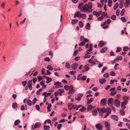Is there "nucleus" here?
<instances>
[{"mask_svg":"<svg viewBox=\"0 0 130 130\" xmlns=\"http://www.w3.org/2000/svg\"><path fill=\"white\" fill-rule=\"evenodd\" d=\"M92 3L91 2H89L88 4H86L84 5L81 9V11L83 12L86 11L87 13L91 12L92 11Z\"/></svg>","mask_w":130,"mask_h":130,"instance_id":"1","label":"nucleus"},{"mask_svg":"<svg viewBox=\"0 0 130 130\" xmlns=\"http://www.w3.org/2000/svg\"><path fill=\"white\" fill-rule=\"evenodd\" d=\"M106 108H103L101 109L98 108H97V110L99 112V115L102 117L103 115V113L106 112Z\"/></svg>","mask_w":130,"mask_h":130,"instance_id":"2","label":"nucleus"},{"mask_svg":"<svg viewBox=\"0 0 130 130\" xmlns=\"http://www.w3.org/2000/svg\"><path fill=\"white\" fill-rule=\"evenodd\" d=\"M107 99L106 98H103L101 101V105L104 106L105 105L107 104Z\"/></svg>","mask_w":130,"mask_h":130,"instance_id":"3","label":"nucleus"},{"mask_svg":"<svg viewBox=\"0 0 130 130\" xmlns=\"http://www.w3.org/2000/svg\"><path fill=\"white\" fill-rule=\"evenodd\" d=\"M41 125V124L39 122L36 123L35 124L34 126L33 127V125L32 124V128L33 129H35L39 127Z\"/></svg>","mask_w":130,"mask_h":130,"instance_id":"4","label":"nucleus"},{"mask_svg":"<svg viewBox=\"0 0 130 130\" xmlns=\"http://www.w3.org/2000/svg\"><path fill=\"white\" fill-rule=\"evenodd\" d=\"M113 100V99L112 98H109L108 99L107 104L109 106H111L112 105Z\"/></svg>","mask_w":130,"mask_h":130,"instance_id":"5","label":"nucleus"},{"mask_svg":"<svg viewBox=\"0 0 130 130\" xmlns=\"http://www.w3.org/2000/svg\"><path fill=\"white\" fill-rule=\"evenodd\" d=\"M127 103V100H125L123 102H122L121 103V107L122 109H125V105H126Z\"/></svg>","mask_w":130,"mask_h":130,"instance_id":"6","label":"nucleus"},{"mask_svg":"<svg viewBox=\"0 0 130 130\" xmlns=\"http://www.w3.org/2000/svg\"><path fill=\"white\" fill-rule=\"evenodd\" d=\"M61 83L60 82H57L56 83H55L54 85H56L55 86L56 88H58L60 87H62L63 86L61 85Z\"/></svg>","mask_w":130,"mask_h":130,"instance_id":"7","label":"nucleus"},{"mask_svg":"<svg viewBox=\"0 0 130 130\" xmlns=\"http://www.w3.org/2000/svg\"><path fill=\"white\" fill-rule=\"evenodd\" d=\"M114 103L116 106L117 107H120V101L118 99H115L114 100Z\"/></svg>","mask_w":130,"mask_h":130,"instance_id":"8","label":"nucleus"},{"mask_svg":"<svg viewBox=\"0 0 130 130\" xmlns=\"http://www.w3.org/2000/svg\"><path fill=\"white\" fill-rule=\"evenodd\" d=\"M77 96L75 98V99L78 101H79L81 98L83 96V94L82 93H78L77 94Z\"/></svg>","mask_w":130,"mask_h":130,"instance_id":"9","label":"nucleus"},{"mask_svg":"<svg viewBox=\"0 0 130 130\" xmlns=\"http://www.w3.org/2000/svg\"><path fill=\"white\" fill-rule=\"evenodd\" d=\"M31 83L32 80H29L27 82V85L30 90H31L32 89Z\"/></svg>","mask_w":130,"mask_h":130,"instance_id":"10","label":"nucleus"},{"mask_svg":"<svg viewBox=\"0 0 130 130\" xmlns=\"http://www.w3.org/2000/svg\"><path fill=\"white\" fill-rule=\"evenodd\" d=\"M78 66V64L77 63H73L71 66V67L73 70H75Z\"/></svg>","mask_w":130,"mask_h":130,"instance_id":"11","label":"nucleus"},{"mask_svg":"<svg viewBox=\"0 0 130 130\" xmlns=\"http://www.w3.org/2000/svg\"><path fill=\"white\" fill-rule=\"evenodd\" d=\"M95 127L98 130H102V126L99 124H96L95 125Z\"/></svg>","mask_w":130,"mask_h":130,"instance_id":"12","label":"nucleus"},{"mask_svg":"<svg viewBox=\"0 0 130 130\" xmlns=\"http://www.w3.org/2000/svg\"><path fill=\"white\" fill-rule=\"evenodd\" d=\"M89 66L90 65L89 64H87L84 66V68L85 69L84 71H88L89 70Z\"/></svg>","mask_w":130,"mask_h":130,"instance_id":"13","label":"nucleus"},{"mask_svg":"<svg viewBox=\"0 0 130 130\" xmlns=\"http://www.w3.org/2000/svg\"><path fill=\"white\" fill-rule=\"evenodd\" d=\"M124 1L121 0L120 1L119 4V7L120 8L122 9L123 7Z\"/></svg>","mask_w":130,"mask_h":130,"instance_id":"14","label":"nucleus"},{"mask_svg":"<svg viewBox=\"0 0 130 130\" xmlns=\"http://www.w3.org/2000/svg\"><path fill=\"white\" fill-rule=\"evenodd\" d=\"M51 93L50 92L48 93H46V92H44L42 94V95L43 96H44V97L46 98L48 96L50 95Z\"/></svg>","mask_w":130,"mask_h":130,"instance_id":"15","label":"nucleus"},{"mask_svg":"<svg viewBox=\"0 0 130 130\" xmlns=\"http://www.w3.org/2000/svg\"><path fill=\"white\" fill-rule=\"evenodd\" d=\"M111 118L114 120L117 121L118 119V117L115 115H112L111 117Z\"/></svg>","mask_w":130,"mask_h":130,"instance_id":"16","label":"nucleus"},{"mask_svg":"<svg viewBox=\"0 0 130 130\" xmlns=\"http://www.w3.org/2000/svg\"><path fill=\"white\" fill-rule=\"evenodd\" d=\"M106 82V80L105 78L99 79V82L101 84H103Z\"/></svg>","mask_w":130,"mask_h":130,"instance_id":"17","label":"nucleus"},{"mask_svg":"<svg viewBox=\"0 0 130 130\" xmlns=\"http://www.w3.org/2000/svg\"><path fill=\"white\" fill-rule=\"evenodd\" d=\"M73 105L72 104L70 103L68 104V109L69 110H71L73 108Z\"/></svg>","mask_w":130,"mask_h":130,"instance_id":"18","label":"nucleus"},{"mask_svg":"<svg viewBox=\"0 0 130 130\" xmlns=\"http://www.w3.org/2000/svg\"><path fill=\"white\" fill-rule=\"evenodd\" d=\"M105 127L106 128H109L110 127V125L109 123L107 122H105Z\"/></svg>","mask_w":130,"mask_h":130,"instance_id":"19","label":"nucleus"},{"mask_svg":"<svg viewBox=\"0 0 130 130\" xmlns=\"http://www.w3.org/2000/svg\"><path fill=\"white\" fill-rule=\"evenodd\" d=\"M104 43L103 41H101L99 43V46L100 47H103L104 45Z\"/></svg>","mask_w":130,"mask_h":130,"instance_id":"20","label":"nucleus"},{"mask_svg":"<svg viewBox=\"0 0 130 130\" xmlns=\"http://www.w3.org/2000/svg\"><path fill=\"white\" fill-rule=\"evenodd\" d=\"M94 108V106H92L91 104L89 105L87 107V110H90L92 108Z\"/></svg>","mask_w":130,"mask_h":130,"instance_id":"21","label":"nucleus"},{"mask_svg":"<svg viewBox=\"0 0 130 130\" xmlns=\"http://www.w3.org/2000/svg\"><path fill=\"white\" fill-rule=\"evenodd\" d=\"M75 90L73 89H71L69 91L68 93L69 94H72L74 92Z\"/></svg>","mask_w":130,"mask_h":130,"instance_id":"22","label":"nucleus"},{"mask_svg":"<svg viewBox=\"0 0 130 130\" xmlns=\"http://www.w3.org/2000/svg\"><path fill=\"white\" fill-rule=\"evenodd\" d=\"M92 113L93 115H96L97 114L98 112L96 110L94 109L92 110Z\"/></svg>","mask_w":130,"mask_h":130,"instance_id":"23","label":"nucleus"},{"mask_svg":"<svg viewBox=\"0 0 130 130\" xmlns=\"http://www.w3.org/2000/svg\"><path fill=\"white\" fill-rule=\"evenodd\" d=\"M122 57L121 56H120L119 57H118L117 58H115L114 60V61H118L119 60H121L122 59Z\"/></svg>","mask_w":130,"mask_h":130,"instance_id":"24","label":"nucleus"},{"mask_svg":"<svg viewBox=\"0 0 130 130\" xmlns=\"http://www.w3.org/2000/svg\"><path fill=\"white\" fill-rule=\"evenodd\" d=\"M27 103L28 105L30 106L32 104V102L29 100H28L27 101Z\"/></svg>","mask_w":130,"mask_h":130,"instance_id":"25","label":"nucleus"},{"mask_svg":"<svg viewBox=\"0 0 130 130\" xmlns=\"http://www.w3.org/2000/svg\"><path fill=\"white\" fill-rule=\"evenodd\" d=\"M12 107L13 108H16L17 107V105L16 102L13 103L12 105Z\"/></svg>","mask_w":130,"mask_h":130,"instance_id":"26","label":"nucleus"},{"mask_svg":"<svg viewBox=\"0 0 130 130\" xmlns=\"http://www.w3.org/2000/svg\"><path fill=\"white\" fill-rule=\"evenodd\" d=\"M78 22V20L77 19H73L72 20V24L74 25L75 24Z\"/></svg>","mask_w":130,"mask_h":130,"instance_id":"27","label":"nucleus"},{"mask_svg":"<svg viewBox=\"0 0 130 130\" xmlns=\"http://www.w3.org/2000/svg\"><path fill=\"white\" fill-rule=\"evenodd\" d=\"M50 128V126L47 125H44L43 127V128L45 130H49Z\"/></svg>","mask_w":130,"mask_h":130,"instance_id":"28","label":"nucleus"},{"mask_svg":"<svg viewBox=\"0 0 130 130\" xmlns=\"http://www.w3.org/2000/svg\"><path fill=\"white\" fill-rule=\"evenodd\" d=\"M76 15L77 16V17H78L79 18H80V16L81 15V13L80 11H78L75 13Z\"/></svg>","mask_w":130,"mask_h":130,"instance_id":"29","label":"nucleus"},{"mask_svg":"<svg viewBox=\"0 0 130 130\" xmlns=\"http://www.w3.org/2000/svg\"><path fill=\"white\" fill-rule=\"evenodd\" d=\"M86 15L84 13L81 14L80 16V18H82V19H84L86 18Z\"/></svg>","mask_w":130,"mask_h":130,"instance_id":"30","label":"nucleus"},{"mask_svg":"<svg viewBox=\"0 0 130 130\" xmlns=\"http://www.w3.org/2000/svg\"><path fill=\"white\" fill-rule=\"evenodd\" d=\"M107 50V48L106 47H104L101 50L100 52L102 53H104Z\"/></svg>","mask_w":130,"mask_h":130,"instance_id":"31","label":"nucleus"},{"mask_svg":"<svg viewBox=\"0 0 130 130\" xmlns=\"http://www.w3.org/2000/svg\"><path fill=\"white\" fill-rule=\"evenodd\" d=\"M130 3L129 2H125L124 3V6L126 8H127L130 5Z\"/></svg>","mask_w":130,"mask_h":130,"instance_id":"32","label":"nucleus"},{"mask_svg":"<svg viewBox=\"0 0 130 130\" xmlns=\"http://www.w3.org/2000/svg\"><path fill=\"white\" fill-rule=\"evenodd\" d=\"M93 98H91L89 100H88L87 102V104H89L93 100Z\"/></svg>","mask_w":130,"mask_h":130,"instance_id":"33","label":"nucleus"},{"mask_svg":"<svg viewBox=\"0 0 130 130\" xmlns=\"http://www.w3.org/2000/svg\"><path fill=\"white\" fill-rule=\"evenodd\" d=\"M20 121L19 120H16L14 122V125L15 126L18 125L20 123Z\"/></svg>","mask_w":130,"mask_h":130,"instance_id":"34","label":"nucleus"},{"mask_svg":"<svg viewBox=\"0 0 130 130\" xmlns=\"http://www.w3.org/2000/svg\"><path fill=\"white\" fill-rule=\"evenodd\" d=\"M83 4L84 3L82 2H81L79 4V5L78 6V8H79V9H80V10L82 8V7L83 6Z\"/></svg>","mask_w":130,"mask_h":130,"instance_id":"35","label":"nucleus"},{"mask_svg":"<svg viewBox=\"0 0 130 130\" xmlns=\"http://www.w3.org/2000/svg\"><path fill=\"white\" fill-rule=\"evenodd\" d=\"M47 79L46 82L48 84L50 82H51L52 79L51 78H50L49 77H47Z\"/></svg>","mask_w":130,"mask_h":130,"instance_id":"36","label":"nucleus"},{"mask_svg":"<svg viewBox=\"0 0 130 130\" xmlns=\"http://www.w3.org/2000/svg\"><path fill=\"white\" fill-rule=\"evenodd\" d=\"M119 6L118 4L117 3L114 5L113 7V9L114 10L116 9Z\"/></svg>","mask_w":130,"mask_h":130,"instance_id":"37","label":"nucleus"},{"mask_svg":"<svg viewBox=\"0 0 130 130\" xmlns=\"http://www.w3.org/2000/svg\"><path fill=\"white\" fill-rule=\"evenodd\" d=\"M107 15V12L105 11L103 12L101 14V16L103 17H105Z\"/></svg>","mask_w":130,"mask_h":130,"instance_id":"38","label":"nucleus"},{"mask_svg":"<svg viewBox=\"0 0 130 130\" xmlns=\"http://www.w3.org/2000/svg\"><path fill=\"white\" fill-rule=\"evenodd\" d=\"M124 109H122L121 110L120 113L121 115L122 116L124 115L125 114V111L124 110Z\"/></svg>","mask_w":130,"mask_h":130,"instance_id":"39","label":"nucleus"},{"mask_svg":"<svg viewBox=\"0 0 130 130\" xmlns=\"http://www.w3.org/2000/svg\"><path fill=\"white\" fill-rule=\"evenodd\" d=\"M47 67L49 70L50 71L52 70L53 69L52 67V66H51L50 65H48L47 66Z\"/></svg>","mask_w":130,"mask_h":130,"instance_id":"40","label":"nucleus"},{"mask_svg":"<svg viewBox=\"0 0 130 130\" xmlns=\"http://www.w3.org/2000/svg\"><path fill=\"white\" fill-rule=\"evenodd\" d=\"M90 25L89 23H88L87 24V25L86 26V28L88 29H90Z\"/></svg>","mask_w":130,"mask_h":130,"instance_id":"41","label":"nucleus"},{"mask_svg":"<svg viewBox=\"0 0 130 130\" xmlns=\"http://www.w3.org/2000/svg\"><path fill=\"white\" fill-rule=\"evenodd\" d=\"M121 21L123 23H125L126 22V20L125 18L124 17H122L121 18Z\"/></svg>","mask_w":130,"mask_h":130,"instance_id":"42","label":"nucleus"},{"mask_svg":"<svg viewBox=\"0 0 130 130\" xmlns=\"http://www.w3.org/2000/svg\"><path fill=\"white\" fill-rule=\"evenodd\" d=\"M103 76L105 77H107L109 76V74L107 73H106L103 74Z\"/></svg>","mask_w":130,"mask_h":130,"instance_id":"43","label":"nucleus"},{"mask_svg":"<svg viewBox=\"0 0 130 130\" xmlns=\"http://www.w3.org/2000/svg\"><path fill=\"white\" fill-rule=\"evenodd\" d=\"M51 106H52L51 104H50L48 105V106L47 107V109L48 110H47V111L48 112L50 111L51 109H50L51 108Z\"/></svg>","mask_w":130,"mask_h":130,"instance_id":"44","label":"nucleus"},{"mask_svg":"<svg viewBox=\"0 0 130 130\" xmlns=\"http://www.w3.org/2000/svg\"><path fill=\"white\" fill-rule=\"evenodd\" d=\"M106 109V111H107V112L109 113L110 114V113L111 112V108L109 107H108Z\"/></svg>","mask_w":130,"mask_h":130,"instance_id":"45","label":"nucleus"},{"mask_svg":"<svg viewBox=\"0 0 130 130\" xmlns=\"http://www.w3.org/2000/svg\"><path fill=\"white\" fill-rule=\"evenodd\" d=\"M116 16L115 15H112L111 17V19L112 20H115L116 19Z\"/></svg>","mask_w":130,"mask_h":130,"instance_id":"46","label":"nucleus"},{"mask_svg":"<svg viewBox=\"0 0 130 130\" xmlns=\"http://www.w3.org/2000/svg\"><path fill=\"white\" fill-rule=\"evenodd\" d=\"M79 25L80 28H82L83 26V24L81 21H79Z\"/></svg>","mask_w":130,"mask_h":130,"instance_id":"47","label":"nucleus"},{"mask_svg":"<svg viewBox=\"0 0 130 130\" xmlns=\"http://www.w3.org/2000/svg\"><path fill=\"white\" fill-rule=\"evenodd\" d=\"M125 11V10L124 9H123L120 13V15L121 16H123L124 15Z\"/></svg>","mask_w":130,"mask_h":130,"instance_id":"48","label":"nucleus"},{"mask_svg":"<svg viewBox=\"0 0 130 130\" xmlns=\"http://www.w3.org/2000/svg\"><path fill=\"white\" fill-rule=\"evenodd\" d=\"M65 66L68 69H70V65L68 62H67L66 63Z\"/></svg>","mask_w":130,"mask_h":130,"instance_id":"49","label":"nucleus"},{"mask_svg":"<svg viewBox=\"0 0 130 130\" xmlns=\"http://www.w3.org/2000/svg\"><path fill=\"white\" fill-rule=\"evenodd\" d=\"M93 14L94 15L96 16V17H98L99 16L98 14V12L96 11H93Z\"/></svg>","mask_w":130,"mask_h":130,"instance_id":"50","label":"nucleus"},{"mask_svg":"<svg viewBox=\"0 0 130 130\" xmlns=\"http://www.w3.org/2000/svg\"><path fill=\"white\" fill-rule=\"evenodd\" d=\"M87 78V77L86 76L84 75L82 77V80L84 81Z\"/></svg>","mask_w":130,"mask_h":130,"instance_id":"51","label":"nucleus"},{"mask_svg":"<svg viewBox=\"0 0 130 130\" xmlns=\"http://www.w3.org/2000/svg\"><path fill=\"white\" fill-rule=\"evenodd\" d=\"M110 74L111 76H113L115 75V73L113 71H111L110 73Z\"/></svg>","mask_w":130,"mask_h":130,"instance_id":"52","label":"nucleus"},{"mask_svg":"<svg viewBox=\"0 0 130 130\" xmlns=\"http://www.w3.org/2000/svg\"><path fill=\"white\" fill-rule=\"evenodd\" d=\"M103 19V17L102 16L98 18L97 20L98 21H101Z\"/></svg>","mask_w":130,"mask_h":130,"instance_id":"53","label":"nucleus"},{"mask_svg":"<svg viewBox=\"0 0 130 130\" xmlns=\"http://www.w3.org/2000/svg\"><path fill=\"white\" fill-rule=\"evenodd\" d=\"M85 38L83 36H81L80 37V40L81 41H83L84 40Z\"/></svg>","mask_w":130,"mask_h":130,"instance_id":"54","label":"nucleus"},{"mask_svg":"<svg viewBox=\"0 0 130 130\" xmlns=\"http://www.w3.org/2000/svg\"><path fill=\"white\" fill-rule=\"evenodd\" d=\"M76 73V72L74 71H73L69 72V73L71 75H74Z\"/></svg>","mask_w":130,"mask_h":130,"instance_id":"55","label":"nucleus"},{"mask_svg":"<svg viewBox=\"0 0 130 130\" xmlns=\"http://www.w3.org/2000/svg\"><path fill=\"white\" fill-rule=\"evenodd\" d=\"M64 88L66 90L68 91L69 89V87L68 85H65L64 86Z\"/></svg>","mask_w":130,"mask_h":130,"instance_id":"56","label":"nucleus"},{"mask_svg":"<svg viewBox=\"0 0 130 130\" xmlns=\"http://www.w3.org/2000/svg\"><path fill=\"white\" fill-rule=\"evenodd\" d=\"M37 98H35L34 99H33L32 100V104L34 105L35 103H36V101H37Z\"/></svg>","mask_w":130,"mask_h":130,"instance_id":"57","label":"nucleus"},{"mask_svg":"<svg viewBox=\"0 0 130 130\" xmlns=\"http://www.w3.org/2000/svg\"><path fill=\"white\" fill-rule=\"evenodd\" d=\"M82 41V42L81 43H79V45H78L79 46H83L85 45V42H83Z\"/></svg>","mask_w":130,"mask_h":130,"instance_id":"58","label":"nucleus"},{"mask_svg":"<svg viewBox=\"0 0 130 130\" xmlns=\"http://www.w3.org/2000/svg\"><path fill=\"white\" fill-rule=\"evenodd\" d=\"M22 84L23 86H25L27 84V82L26 81H24L22 82Z\"/></svg>","mask_w":130,"mask_h":130,"instance_id":"59","label":"nucleus"},{"mask_svg":"<svg viewBox=\"0 0 130 130\" xmlns=\"http://www.w3.org/2000/svg\"><path fill=\"white\" fill-rule=\"evenodd\" d=\"M37 80V78L36 77H34L32 79V80L33 82V83L34 84H35V82H36Z\"/></svg>","mask_w":130,"mask_h":130,"instance_id":"60","label":"nucleus"},{"mask_svg":"<svg viewBox=\"0 0 130 130\" xmlns=\"http://www.w3.org/2000/svg\"><path fill=\"white\" fill-rule=\"evenodd\" d=\"M45 83V81L44 80H42L40 83V84L41 86H43Z\"/></svg>","mask_w":130,"mask_h":130,"instance_id":"61","label":"nucleus"},{"mask_svg":"<svg viewBox=\"0 0 130 130\" xmlns=\"http://www.w3.org/2000/svg\"><path fill=\"white\" fill-rule=\"evenodd\" d=\"M86 109V108L84 107H82V108L81 109H79V110L81 111L82 112L84 111V110H85Z\"/></svg>","mask_w":130,"mask_h":130,"instance_id":"62","label":"nucleus"},{"mask_svg":"<svg viewBox=\"0 0 130 130\" xmlns=\"http://www.w3.org/2000/svg\"><path fill=\"white\" fill-rule=\"evenodd\" d=\"M119 13H120L119 9H117L116 10V15L117 16L119 15Z\"/></svg>","mask_w":130,"mask_h":130,"instance_id":"63","label":"nucleus"},{"mask_svg":"<svg viewBox=\"0 0 130 130\" xmlns=\"http://www.w3.org/2000/svg\"><path fill=\"white\" fill-rule=\"evenodd\" d=\"M80 59V57L79 56H77L75 58V60L76 61H77Z\"/></svg>","mask_w":130,"mask_h":130,"instance_id":"64","label":"nucleus"}]
</instances>
